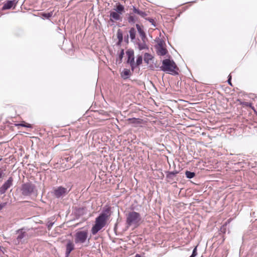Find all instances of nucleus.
I'll list each match as a JSON object with an SVG mask.
<instances>
[{
    "instance_id": "e433bc0d",
    "label": "nucleus",
    "mask_w": 257,
    "mask_h": 257,
    "mask_svg": "<svg viewBox=\"0 0 257 257\" xmlns=\"http://www.w3.org/2000/svg\"><path fill=\"white\" fill-rule=\"evenodd\" d=\"M3 207V206L1 204H0V209H2Z\"/></svg>"
},
{
    "instance_id": "0eeeda50",
    "label": "nucleus",
    "mask_w": 257,
    "mask_h": 257,
    "mask_svg": "<svg viewBox=\"0 0 257 257\" xmlns=\"http://www.w3.org/2000/svg\"><path fill=\"white\" fill-rule=\"evenodd\" d=\"M126 53L127 56V63L130 64L132 70L134 71L136 68L134 52L133 50H128L126 51Z\"/></svg>"
},
{
    "instance_id": "9b49d317",
    "label": "nucleus",
    "mask_w": 257,
    "mask_h": 257,
    "mask_svg": "<svg viewBox=\"0 0 257 257\" xmlns=\"http://www.w3.org/2000/svg\"><path fill=\"white\" fill-rule=\"evenodd\" d=\"M147 39H142L141 40H139L137 44L138 46V49L140 50L148 49V47L146 44Z\"/></svg>"
},
{
    "instance_id": "cd10ccee",
    "label": "nucleus",
    "mask_w": 257,
    "mask_h": 257,
    "mask_svg": "<svg viewBox=\"0 0 257 257\" xmlns=\"http://www.w3.org/2000/svg\"><path fill=\"white\" fill-rule=\"evenodd\" d=\"M43 17L46 19H49L52 16V13H44L42 14Z\"/></svg>"
},
{
    "instance_id": "f03ea898",
    "label": "nucleus",
    "mask_w": 257,
    "mask_h": 257,
    "mask_svg": "<svg viewBox=\"0 0 257 257\" xmlns=\"http://www.w3.org/2000/svg\"><path fill=\"white\" fill-rule=\"evenodd\" d=\"M162 71L171 74L172 75L178 74L179 70L177 66L173 60L166 59L163 60L162 65L160 67Z\"/></svg>"
},
{
    "instance_id": "6e6552de",
    "label": "nucleus",
    "mask_w": 257,
    "mask_h": 257,
    "mask_svg": "<svg viewBox=\"0 0 257 257\" xmlns=\"http://www.w3.org/2000/svg\"><path fill=\"white\" fill-rule=\"evenodd\" d=\"M70 188L67 189V188L60 186L55 189L54 193L56 197L60 198L66 195L70 190Z\"/></svg>"
},
{
    "instance_id": "39448f33",
    "label": "nucleus",
    "mask_w": 257,
    "mask_h": 257,
    "mask_svg": "<svg viewBox=\"0 0 257 257\" xmlns=\"http://www.w3.org/2000/svg\"><path fill=\"white\" fill-rule=\"evenodd\" d=\"M16 233L17 235V237L13 241V243L16 245L23 243L25 241V239L28 236V234L24 228L17 230Z\"/></svg>"
},
{
    "instance_id": "423d86ee",
    "label": "nucleus",
    "mask_w": 257,
    "mask_h": 257,
    "mask_svg": "<svg viewBox=\"0 0 257 257\" xmlns=\"http://www.w3.org/2000/svg\"><path fill=\"white\" fill-rule=\"evenodd\" d=\"M88 237V231L87 230L77 231L75 234L74 241L76 244L84 243Z\"/></svg>"
},
{
    "instance_id": "c85d7f7f",
    "label": "nucleus",
    "mask_w": 257,
    "mask_h": 257,
    "mask_svg": "<svg viewBox=\"0 0 257 257\" xmlns=\"http://www.w3.org/2000/svg\"><path fill=\"white\" fill-rule=\"evenodd\" d=\"M197 246H196L193 250L192 253L190 257H195L197 255Z\"/></svg>"
},
{
    "instance_id": "f257e3e1",
    "label": "nucleus",
    "mask_w": 257,
    "mask_h": 257,
    "mask_svg": "<svg viewBox=\"0 0 257 257\" xmlns=\"http://www.w3.org/2000/svg\"><path fill=\"white\" fill-rule=\"evenodd\" d=\"M110 215V208L108 206L104 207L101 213L96 218L95 224L91 228V233L93 235L96 234L105 225L106 220Z\"/></svg>"
},
{
    "instance_id": "f3484780",
    "label": "nucleus",
    "mask_w": 257,
    "mask_h": 257,
    "mask_svg": "<svg viewBox=\"0 0 257 257\" xmlns=\"http://www.w3.org/2000/svg\"><path fill=\"white\" fill-rule=\"evenodd\" d=\"M14 4V1H8L4 5L2 9L3 10L10 9L13 7Z\"/></svg>"
},
{
    "instance_id": "b1692460",
    "label": "nucleus",
    "mask_w": 257,
    "mask_h": 257,
    "mask_svg": "<svg viewBox=\"0 0 257 257\" xmlns=\"http://www.w3.org/2000/svg\"><path fill=\"white\" fill-rule=\"evenodd\" d=\"M130 71L128 69H124L121 74V76L124 78H127L130 75Z\"/></svg>"
},
{
    "instance_id": "4be33fe9",
    "label": "nucleus",
    "mask_w": 257,
    "mask_h": 257,
    "mask_svg": "<svg viewBox=\"0 0 257 257\" xmlns=\"http://www.w3.org/2000/svg\"><path fill=\"white\" fill-rule=\"evenodd\" d=\"M123 55H124V50H123V49H121L120 52V53L119 54L118 58L116 60V62H118V63L119 64L121 63L122 59L123 57Z\"/></svg>"
},
{
    "instance_id": "bb28decb",
    "label": "nucleus",
    "mask_w": 257,
    "mask_h": 257,
    "mask_svg": "<svg viewBox=\"0 0 257 257\" xmlns=\"http://www.w3.org/2000/svg\"><path fill=\"white\" fill-rule=\"evenodd\" d=\"M117 39H118L119 42H121L123 39V36L122 33L119 30L117 33Z\"/></svg>"
},
{
    "instance_id": "72a5a7b5",
    "label": "nucleus",
    "mask_w": 257,
    "mask_h": 257,
    "mask_svg": "<svg viewBox=\"0 0 257 257\" xmlns=\"http://www.w3.org/2000/svg\"><path fill=\"white\" fill-rule=\"evenodd\" d=\"M3 175V171L0 169V178H2Z\"/></svg>"
},
{
    "instance_id": "c756f323",
    "label": "nucleus",
    "mask_w": 257,
    "mask_h": 257,
    "mask_svg": "<svg viewBox=\"0 0 257 257\" xmlns=\"http://www.w3.org/2000/svg\"><path fill=\"white\" fill-rule=\"evenodd\" d=\"M128 120L130 121V122L134 123H136L137 121H138L137 119L136 118H129Z\"/></svg>"
},
{
    "instance_id": "a878e982",
    "label": "nucleus",
    "mask_w": 257,
    "mask_h": 257,
    "mask_svg": "<svg viewBox=\"0 0 257 257\" xmlns=\"http://www.w3.org/2000/svg\"><path fill=\"white\" fill-rule=\"evenodd\" d=\"M16 125H17V126H21L26 127H29V128H31L32 127L31 124H30L29 123H18V124H16Z\"/></svg>"
},
{
    "instance_id": "6ab92c4d",
    "label": "nucleus",
    "mask_w": 257,
    "mask_h": 257,
    "mask_svg": "<svg viewBox=\"0 0 257 257\" xmlns=\"http://www.w3.org/2000/svg\"><path fill=\"white\" fill-rule=\"evenodd\" d=\"M124 7L118 4L116 6V7L115 9H114L116 12L118 13L119 14H122L123 12H124Z\"/></svg>"
},
{
    "instance_id": "2eb2a0df",
    "label": "nucleus",
    "mask_w": 257,
    "mask_h": 257,
    "mask_svg": "<svg viewBox=\"0 0 257 257\" xmlns=\"http://www.w3.org/2000/svg\"><path fill=\"white\" fill-rule=\"evenodd\" d=\"M132 10L134 13L139 15L142 18H145L147 16V14L146 12L140 11L139 9H137L134 6H133Z\"/></svg>"
},
{
    "instance_id": "7c9ffc66",
    "label": "nucleus",
    "mask_w": 257,
    "mask_h": 257,
    "mask_svg": "<svg viewBox=\"0 0 257 257\" xmlns=\"http://www.w3.org/2000/svg\"><path fill=\"white\" fill-rule=\"evenodd\" d=\"M54 223L53 222H48L47 224V226L49 229H50L52 226H53Z\"/></svg>"
},
{
    "instance_id": "5701e85b",
    "label": "nucleus",
    "mask_w": 257,
    "mask_h": 257,
    "mask_svg": "<svg viewBox=\"0 0 257 257\" xmlns=\"http://www.w3.org/2000/svg\"><path fill=\"white\" fill-rule=\"evenodd\" d=\"M185 175H186V177L187 178L191 179V178H193L195 176V174L194 172H190V171H187L185 172Z\"/></svg>"
},
{
    "instance_id": "f8f14e48",
    "label": "nucleus",
    "mask_w": 257,
    "mask_h": 257,
    "mask_svg": "<svg viewBox=\"0 0 257 257\" xmlns=\"http://www.w3.org/2000/svg\"><path fill=\"white\" fill-rule=\"evenodd\" d=\"M121 14H119L118 13L116 12H111L110 13V20L113 21V20H114L115 21H121Z\"/></svg>"
},
{
    "instance_id": "393cba45",
    "label": "nucleus",
    "mask_w": 257,
    "mask_h": 257,
    "mask_svg": "<svg viewBox=\"0 0 257 257\" xmlns=\"http://www.w3.org/2000/svg\"><path fill=\"white\" fill-rule=\"evenodd\" d=\"M143 58L142 56H138L137 58L136 64V67L140 65L142 63Z\"/></svg>"
},
{
    "instance_id": "aec40b11",
    "label": "nucleus",
    "mask_w": 257,
    "mask_h": 257,
    "mask_svg": "<svg viewBox=\"0 0 257 257\" xmlns=\"http://www.w3.org/2000/svg\"><path fill=\"white\" fill-rule=\"evenodd\" d=\"M130 36L132 41L134 40L136 38V31L134 28H132L129 31Z\"/></svg>"
},
{
    "instance_id": "20e7f679",
    "label": "nucleus",
    "mask_w": 257,
    "mask_h": 257,
    "mask_svg": "<svg viewBox=\"0 0 257 257\" xmlns=\"http://www.w3.org/2000/svg\"><path fill=\"white\" fill-rule=\"evenodd\" d=\"M21 191L22 194L26 196L35 195L37 193V190L35 185L30 182L22 184Z\"/></svg>"
},
{
    "instance_id": "2f4dec72",
    "label": "nucleus",
    "mask_w": 257,
    "mask_h": 257,
    "mask_svg": "<svg viewBox=\"0 0 257 257\" xmlns=\"http://www.w3.org/2000/svg\"><path fill=\"white\" fill-rule=\"evenodd\" d=\"M245 105L247 106L250 107L252 109H253V107L252 106L251 104L248 102H245Z\"/></svg>"
},
{
    "instance_id": "7ed1b4c3",
    "label": "nucleus",
    "mask_w": 257,
    "mask_h": 257,
    "mask_svg": "<svg viewBox=\"0 0 257 257\" xmlns=\"http://www.w3.org/2000/svg\"><path fill=\"white\" fill-rule=\"evenodd\" d=\"M141 216L140 213L133 211L126 214V223L127 226H134L138 227L141 221Z\"/></svg>"
},
{
    "instance_id": "1a4fd4ad",
    "label": "nucleus",
    "mask_w": 257,
    "mask_h": 257,
    "mask_svg": "<svg viewBox=\"0 0 257 257\" xmlns=\"http://www.w3.org/2000/svg\"><path fill=\"white\" fill-rule=\"evenodd\" d=\"M13 179L12 177H10L8 180L0 187L1 194H4L6 191L12 185Z\"/></svg>"
},
{
    "instance_id": "ddd939ff",
    "label": "nucleus",
    "mask_w": 257,
    "mask_h": 257,
    "mask_svg": "<svg viewBox=\"0 0 257 257\" xmlns=\"http://www.w3.org/2000/svg\"><path fill=\"white\" fill-rule=\"evenodd\" d=\"M167 52V49L162 45L159 44L157 48V54L159 55L164 56L166 54Z\"/></svg>"
},
{
    "instance_id": "f704fd0d",
    "label": "nucleus",
    "mask_w": 257,
    "mask_h": 257,
    "mask_svg": "<svg viewBox=\"0 0 257 257\" xmlns=\"http://www.w3.org/2000/svg\"><path fill=\"white\" fill-rule=\"evenodd\" d=\"M148 20L152 23H153L154 22V20L152 19H149Z\"/></svg>"
},
{
    "instance_id": "c9c22d12",
    "label": "nucleus",
    "mask_w": 257,
    "mask_h": 257,
    "mask_svg": "<svg viewBox=\"0 0 257 257\" xmlns=\"http://www.w3.org/2000/svg\"><path fill=\"white\" fill-rule=\"evenodd\" d=\"M135 257H142L141 255L139 254H136Z\"/></svg>"
},
{
    "instance_id": "4468645a",
    "label": "nucleus",
    "mask_w": 257,
    "mask_h": 257,
    "mask_svg": "<svg viewBox=\"0 0 257 257\" xmlns=\"http://www.w3.org/2000/svg\"><path fill=\"white\" fill-rule=\"evenodd\" d=\"M136 27L140 37H141V39H147L146 34L141 26L139 24H136Z\"/></svg>"
},
{
    "instance_id": "9d476101",
    "label": "nucleus",
    "mask_w": 257,
    "mask_h": 257,
    "mask_svg": "<svg viewBox=\"0 0 257 257\" xmlns=\"http://www.w3.org/2000/svg\"><path fill=\"white\" fill-rule=\"evenodd\" d=\"M74 249V245L73 243L70 240L67 241L66 244V256L68 257L70 252Z\"/></svg>"
},
{
    "instance_id": "a211bd4d",
    "label": "nucleus",
    "mask_w": 257,
    "mask_h": 257,
    "mask_svg": "<svg viewBox=\"0 0 257 257\" xmlns=\"http://www.w3.org/2000/svg\"><path fill=\"white\" fill-rule=\"evenodd\" d=\"M153 57L152 56V55L149 53H146L144 55V61L148 64L150 63V61H151L153 59Z\"/></svg>"
},
{
    "instance_id": "412c9836",
    "label": "nucleus",
    "mask_w": 257,
    "mask_h": 257,
    "mask_svg": "<svg viewBox=\"0 0 257 257\" xmlns=\"http://www.w3.org/2000/svg\"><path fill=\"white\" fill-rule=\"evenodd\" d=\"M137 18L134 16L132 15V14H130L127 18L128 22L130 24H134L137 21Z\"/></svg>"
},
{
    "instance_id": "dca6fc26",
    "label": "nucleus",
    "mask_w": 257,
    "mask_h": 257,
    "mask_svg": "<svg viewBox=\"0 0 257 257\" xmlns=\"http://www.w3.org/2000/svg\"><path fill=\"white\" fill-rule=\"evenodd\" d=\"M178 173L177 171H173L170 172L167 175V179H168V181H172L174 180L176 174Z\"/></svg>"
},
{
    "instance_id": "473e14b6",
    "label": "nucleus",
    "mask_w": 257,
    "mask_h": 257,
    "mask_svg": "<svg viewBox=\"0 0 257 257\" xmlns=\"http://www.w3.org/2000/svg\"><path fill=\"white\" fill-rule=\"evenodd\" d=\"M227 81H228V84H229L230 85H232L231 83V76L230 75H229V78H228Z\"/></svg>"
}]
</instances>
